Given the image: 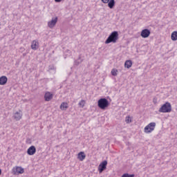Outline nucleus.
Masks as SVG:
<instances>
[{
    "mask_svg": "<svg viewBox=\"0 0 177 177\" xmlns=\"http://www.w3.org/2000/svg\"><path fill=\"white\" fill-rule=\"evenodd\" d=\"M20 113H21V111H19V112L17 111L15 113L14 118H15V120H16V121H20V120H21L22 115Z\"/></svg>",
    "mask_w": 177,
    "mask_h": 177,
    "instance_id": "obj_12",
    "label": "nucleus"
},
{
    "mask_svg": "<svg viewBox=\"0 0 177 177\" xmlns=\"http://www.w3.org/2000/svg\"><path fill=\"white\" fill-rule=\"evenodd\" d=\"M122 177H135V174H129L128 173L124 174Z\"/></svg>",
    "mask_w": 177,
    "mask_h": 177,
    "instance_id": "obj_22",
    "label": "nucleus"
},
{
    "mask_svg": "<svg viewBox=\"0 0 177 177\" xmlns=\"http://www.w3.org/2000/svg\"><path fill=\"white\" fill-rule=\"evenodd\" d=\"M153 103L156 104V103H157V99L153 98Z\"/></svg>",
    "mask_w": 177,
    "mask_h": 177,
    "instance_id": "obj_25",
    "label": "nucleus"
},
{
    "mask_svg": "<svg viewBox=\"0 0 177 177\" xmlns=\"http://www.w3.org/2000/svg\"><path fill=\"white\" fill-rule=\"evenodd\" d=\"M44 99L46 102H50L53 99V94L50 93V92H46L44 95Z\"/></svg>",
    "mask_w": 177,
    "mask_h": 177,
    "instance_id": "obj_10",
    "label": "nucleus"
},
{
    "mask_svg": "<svg viewBox=\"0 0 177 177\" xmlns=\"http://www.w3.org/2000/svg\"><path fill=\"white\" fill-rule=\"evenodd\" d=\"M12 172L14 175H16V174H24V169H23L21 167H17L16 168L12 169Z\"/></svg>",
    "mask_w": 177,
    "mask_h": 177,
    "instance_id": "obj_9",
    "label": "nucleus"
},
{
    "mask_svg": "<svg viewBox=\"0 0 177 177\" xmlns=\"http://www.w3.org/2000/svg\"><path fill=\"white\" fill-rule=\"evenodd\" d=\"M156 128V122H151L147 125L144 129V132L145 133H151L153 130Z\"/></svg>",
    "mask_w": 177,
    "mask_h": 177,
    "instance_id": "obj_4",
    "label": "nucleus"
},
{
    "mask_svg": "<svg viewBox=\"0 0 177 177\" xmlns=\"http://www.w3.org/2000/svg\"><path fill=\"white\" fill-rule=\"evenodd\" d=\"M125 68H131L132 67V61L127 60L124 63Z\"/></svg>",
    "mask_w": 177,
    "mask_h": 177,
    "instance_id": "obj_16",
    "label": "nucleus"
},
{
    "mask_svg": "<svg viewBox=\"0 0 177 177\" xmlns=\"http://www.w3.org/2000/svg\"><path fill=\"white\" fill-rule=\"evenodd\" d=\"M61 110H66V109H68V104L67 102H62L60 105Z\"/></svg>",
    "mask_w": 177,
    "mask_h": 177,
    "instance_id": "obj_17",
    "label": "nucleus"
},
{
    "mask_svg": "<svg viewBox=\"0 0 177 177\" xmlns=\"http://www.w3.org/2000/svg\"><path fill=\"white\" fill-rule=\"evenodd\" d=\"M107 3L109 9H113L114 6H115V0H109Z\"/></svg>",
    "mask_w": 177,
    "mask_h": 177,
    "instance_id": "obj_15",
    "label": "nucleus"
},
{
    "mask_svg": "<svg viewBox=\"0 0 177 177\" xmlns=\"http://www.w3.org/2000/svg\"><path fill=\"white\" fill-rule=\"evenodd\" d=\"M48 70H50V71L56 70V68L55 67V65H50L48 66Z\"/></svg>",
    "mask_w": 177,
    "mask_h": 177,
    "instance_id": "obj_23",
    "label": "nucleus"
},
{
    "mask_svg": "<svg viewBox=\"0 0 177 177\" xmlns=\"http://www.w3.org/2000/svg\"><path fill=\"white\" fill-rule=\"evenodd\" d=\"M8 77L6 76L0 77V85H6Z\"/></svg>",
    "mask_w": 177,
    "mask_h": 177,
    "instance_id": "obj_13",
    "label": "nucleus"
},
{
    "mask_svg": "<svg viewBox=\"0 0 177 177\" xmlns=\"http://www.w3.org/2000/svg\"><path fill=\"white\" fill-rule=\"evenodd\" d=\"M31 48L33 50H37L39 48V43L37 40L32 41Z\"/></svg>",
    "mask_w": 177,
    "mask_h": 177,
    "instance_id": "obj_11",
    "label": "nucleus"
},
{
    "mask_svg": "<svg viewBox=\"0 0 177 177\" xmlns=\"http://www.w3.org/2000/svg\"><path fill=\"white\" fill-rule=\"evenodd\" d=\"M35 153H37V148L34 145L30 147L27 150V154L28 156H34Z\"/></svg>",
    "mask_w": 177,
    "mask_h": 177,
    "instance_id": "obj_8",
    "label": "nucleus"
},
{
    "mask_svg": "<svg viewBox=\"0 0 177 177\" xmlns=\"http://www.w3.org/2000/svg\"><path fill=\"white\" fill-rule=\"evenodd\" d=\"M57 17H55V18H52L51 21L48 22V26L49 28H53L56 26V23H57Z\"/></svg>",
    "mask_w": 177,
    "mask_h": 177,
    "instance_id": "obj_7",
    "label": "nucleus"
},
{
    "mask_svg": "<svg viewBox=\"0 0 177 177\" xmlns=\"http://www.w3.org/2000/svg\"><path fill=\"white\" fill-rule=\"evenodd\" d=\"M103 3H107L110 0H101Z\"/></svg>",
    "mask_w": 177,
    "mask_h": 177,
    "instance_id": "obj_24",
    "label": "nucleus"
},
{
    "mask_svg": "<svg viewBox=\"0 0 177 177\" xmlns=\"http://www.w3.org/2000/svg\"><path fill=\"white\" fill-rule=\"evenodd\" d=\"M117 41H118V32L113 31L111 33V35H109L106 39V40L105 41V44H111V42L115 44Z\"/></svg>",
    "mask_w": 177,
    "mask_h": 177,
    "instance_id": "obj_1",
    "label": "nucleus"
},
{
    "mask_svg": "<svg viewBox=\"0 0 177 177\" xmlns=\"http://www.w3.org/2000/svg\"><path fill=\"white\" fill-rule=\"evenodd\" d=\"M75 64H76V66H78V64H80V62H77V61H75Z\"/></svg>",
    "mask_w": 177,
    "mask_h": 177,
    "instance_id": "obj_26",
    "label": "nucleus"
},
{
    "mask_svg": "<svg viewBox=\"0 0 177 177\" xmlns=\"http://www.w3.org/2000/svg\"><path fill=\"white\" fill-rule=\"evenodd\" d=\"M67 52H70V50H67Z\"/></svg>",
    "mask_w": 177,
    "mask_h": 177,
    "instance_id": "obj_29",
    "label": "nucleus"
},
{
    "mask_svg": "<svg viewBox=\"0 0 177 177\" xmlns=\"http://www.w3.org/2000/svg\"><path fill=\"white\" fill-rule=\"evenodd\" d=\"M110 104V102H109V100L106 98H100L97 101V106L101 110H106L107 107H109Z\"/></svg>",
    "mask_w": 177,
    "mask_h": 177,
    "instance_id": "obj_3",
    "label": "nucleus"
},
{
    "mask_svg": "<svg viewBox=\"0 0 177 177\" xmlns=\"http://www.w3.org/2000/svg\"><path fill=\"white\" fill-rule=\"evenodd\" d=\"M117 73H118V70L113 68L111 70V74L113 75V77H117Z\"/></svg>",
    "mask_w": 177,
    "mask_h": 177,
    "instance_id": "obj_19",
    "label": "nucleus"
},
{
    "mask_svg": "<svg viewBox=\"0 0 177 177\" xmlns=\"http://www.w3.org/2000/svg\"><path fill=\"white\" fill-rule=\"evenodd\" d=\"M171 41H177V31H174L171 35Z\"/></svg>",
    "mask_w": 177,
    "mask_h": 177,
    "instance_id": "obj_18",
    "label": "nucleus"
},
{
    "mask_svg": "<svg viewBox=\"0 0 177 177\" xmlns=\"http://www.w3.org/2000/svg\"><path fill=\"white\" fill-rule=\"evenodd\" d=\"M106 168H107V160H104L98 166L99 173L102 174V172H103Z\"/></svg>",
    "mask_w": 177,
    "mask_h": 177,
    "instance_id": "obj_5",
    "label": "nucleus"
},
{
    "mask_svg": "<svg viewBox=\"0 0 177 177\" xmlns=\"http://www.w3.org/2000/svg\"><path fill=\"white\" fill-rule=\"evenodd\" d=\"M86 157V155H85V153L82 151L80 152L77 155V158L80 160V161H84Z\"/></svg>",
    "mask_w": 177,
    "mask_h": 177,
    "instance_id": "obj_14",
    "label": "nucleus"
},
{
    "mask_svg": "<svg viewBox=\"0 0 177 177\" xmlns=\"http://www.w3.org/2000/svg\"><path fill=\"white\" fill-rule=\"evenodd\" d=\"M2 174V170L0 169V175Z\"/></svg>",
    "mask_w": 177,
    "mask_h": 177,
    "instance_id": "obj_28",
    "label": "nucleus"
},
{
    "mask_svg": "<svg viewBox=\"0 0 177 177\" xmlns=\"http://www.w3.org/2000/svg\"><path fill=\"white\" fill-rule=\"evenodd\" d=\"M159 113H171L172 111V105L169 102L163 104L158 110Z\"/></svg>",
    "mask_w": 177,
    "mask_h": 177,
    "instance_id": "obj_2",
    "label": "nucleus"
},
{
    "mask_svg": "<svg viewBox=\"0 0 177 177\" xmlns=\"http://www.w3.org/2000/svg\"><path fill=\"white\" fill-rule=\"evenodd\" d=\"M79 59H81V57H80Z\"/></svg>",
    "mask_w": 177,
    "mask_h": 177,
    "instance_id": "obj_30",
    "label": "nucleus"
},
{
    "mask_svg": "<svg viewBox=\"0 0 177 177\" xmlns=\"http://www.w3.org/2000/svg\"><path fill=\"white\" fill-rule=\"evenodd\" d=\"M79 106L80 107L84 108V106H85V100H82L80 102H79Z\"/></svg>",
    "mask_w": 177,
    "mask_h": 177,
    "instance_id": "obj_20",
    "label": "nucleus"
},
{
    "mask_svg": "<svg viewBox=\"0 0 177 177\" xmlns=\"http://www.w3.org/2000/svg\"><path fill=\"white\" fill-rule=\"evenodd\" d=\"M150 34H151L150 30L145 28L141 31L140 36L142 38H149V37H150Z\"/></svg>",
    "mask_w": 177,
    "mask_h": 177,
    "instance_id": "obj_6",
    "label": "nucleus"
},
{
    "mask_svg": "<svg viewBox=\"0 0 177 177\" xmlns=\"http://www.w3.org/2000/svg\"><path fill=\"white\" fill-rule=\"evenodd\" d=\"M125 121L127 124H129L130 122H132V118H130L129 116H127Z\"/></svg>",
    "mask_w": 177,
    "mask_h": 177,
    "instance_id": "obj_21",
    "label": "nucleus"
},
{
    "mask_svg": "<svg viewBox=\"0 0 177 177\" xmlns=\"http://www.w3.org/2000/svg\"><path fill=\"white\" fill-rule=\"evenodd\" d=\"M55 2H62V0H55Z\"/></svg>",
    "mask_w": 177,
    "mask_h": 177,
    "instance_id": "obj_27",
    "label": "nucleus"
}]
</instances>
